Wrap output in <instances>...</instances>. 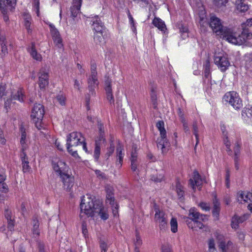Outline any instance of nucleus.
I'll return each instance as SVG.
<instances>
[{
    "instance_id": "obj_1",
    "label": "nucleus",
    "mask_w": 252,
    "mask_h": 252,
    "mask_svg": "<svg viewBox=\"0 0 252 252\" xmlns=\"http://www.w3.org/2000/svg\"><path fill=\"white\" fill-rule=\"evenodd\" d=\"M209 25L217 35H220L229 42L235 45H242L247 40L252 39V34L247 30H244L240 34L237 35L232 30L223 27L220 19L214 15L210 17Z\"/></svg>"
},
{
    "instance_id": "obj_2",
    "label": "nucleus",
    "mask_w": 252,
    "mask_h": 252,
    "mask_svg": "<svg viewBox=\"0 0 252 252\" xmlns=\"http://www.w3.org/2000/svg\"><path fill=\"white\" fill-rule=\"evenodd\" d=\"M53 167L54 171L60 176L64 189L67 191H70L73 185V177L66 173L68 167L65 163L62 160L54 161Z\"/></svg>"
},
{
    "instance_id": "obj_3",
    "label": "nucleus",
    "mask_w": 252,
    "mask_h": 252,
    "mask_svg": "<svg viewBox=\"0 0 252 252\" xmlns=\"http://www.w3.org/2000/svg\"><path fill=\"white\" fill-rule=\"evenodd\" d=\"M88 89L89 92L85 95L84 105L88 111L90 110V102L91 96H95V89L98 88L99 82L97 78V73L96 67L92 68L91 75L87 79Z\"/></svg>"
},
{
    "instance_id": "obj_4",
    "label": "nucleus",
    "mask_w": 252,
    "mask_h": 252,
    "mask_svg": "<svg viewBox=\"0 0 252 252\" xmlns=\"http://www.w3.org/2000/svg\"><path fill=\"white\" fill-rule=\"evenodd\" d=\"M100 202L99 200H94L92 198L90 194H86L81 198V201L80 203V208L81 211L84 212L89 216L94 215V211L97 202Z\"/></svg>"
},
{
    "instance_id": "obj_5",
    "label": "nucleus",
    "mask_w": 252,
    "mask_h": 252,
    "mask_svg": "<svg viewBox=\"0 0 252 252\" xmlns=\"http://www.w3.org/2000/svg\"><path fill=\"white\" fill-rule=\"evenodd\" d=\"M79 143V137L77 132H73L69 134L67 140V149L72 156L77 158Z\"/></svg>"
},
{
    "instance_id": "obj_6",
    "label": "nucleus",
    "mask_w": 252,
    "mask_h": 252,
    "mask_svg": "<svg viewBox=\"0 0 252 252\" xmlns=\"http://www.w3.org/2000/svg\"><path fill=\"white\" fill-rule=\"evenodd\" d=\"M223 100L235 109H240L242 107V101L236 92L226 93L223 97Z\"/></svg>"
},
{
    "instance_id": "obj_7",
    "label": "nucleus",
    "mask_w": 252,
    "mask_h": 252,
    "mask_svg": "<svg viewBox=\"0 0 252 252\" xmlns=\"http://www.w3.org/2000/svg\"><path fill=\"white\" fill-rule=\"evenodd\" d=\"M156 212L155 219L156 222L158 224L161 230H165L167 228V216L162 211H160L157 206L155 207Z\"/></svg>"
},
{
    "instance_id": "obj_8",
    "label": "nucleus",
    "mask_w": 252,
    "mask_h": 252,
    "mask_svg": "<svg viewBox=\"0 0 252 252\" xmlns=\"http://www.w3.org/2000/svg\"><path fill=\"white\" fill-rule=\"evenodd\" d=\"M214 63L222 71H225L230 65L227 58L221 53H215Z\"/></svg>"
},
{
    "instance_id": "obj_9",
    "label": "nucleus",
    "mask_w": 252,
    "mask_h": 252,
    "mask_svg": "<svg viewBox=\"0 0 252 252\" xmlns=\"http://www.w3.org/2000/svg\"><path fill=\"white\" fill-rule=\"evenodd\" d=\"M49 68L43 67L38 74V85L41 90H44L49 84Z\"/></svg>"
},
{
    "instance_id": "obj_10",
    "label": "nucleus",
    "mask_w": 252,
    "mask_h": 252,
    "mask_svg": "<svg viewBox=\"0 0 252 252\" xmlns=\"http://www.w3.org/2000/svg\"><path fill=\"white\" fill-rule=\"evenodd\" d=\"M44 109L41 104H35L32 111L31 117L32 119H36L38 122L42 121L44 115Z\"/></svg>"
},
{
    "instance_id": "obj_11",
    "label": "nucleus",
    "mask_w": 252,
    "mask_h": 252,
    "mask_svg": "<svg viewBox=\"0 0 252 252\" xmlns=\"http://www.w3.org/2000/svg\"><path fill=\"white\" fill-rule=\"evenodd\" d=\"M50 28V32L52 35L54 42L58 48H61L63 46V40L61 37L58 30L55 28V26L52 24L49 25Z\"/></svg>"
},
{
    "instance_id": "obj_12",
    "label": "nucleus",
    "mask_w": 252,
    "mask_h": 252,
    "mask_svg": "<svg viewBox=\"0 0 252 252\" xmlns=\"http://www.w3.org/2000/svg\"><path fill=\"white\" fill-rule=\"evenodd\" d=\"M186 218L190 219L192 221H196L198 220L205 221L206 219L205 215L200 214L197 211L195 208H192L189 210V217H184V220L186 222Z\"/></svg>"
},
{
    "instance_id": "obj_13",
    "label": "nucleus",
    "mask_w": 252,
    "mask_h": 252,
    "mask_svg": "<svg viewBox=\"0 0 252 252\" xmlns=\"http://www.w3.org/2000/svg\"><path fill=\"white\" fill-rule=\"evenodd\" d=\"M91 22H92L93 29L94 32H104L105 31V27L104 23L98 16L96 15L92 17Z\"/></svg>"
},
{
    "instance_id": "obj_14",
    "label": "nucleus",
    "mask_w": 252,
    "mask_h": 252,
    "mask_svg": "<svg viewBox=\"0 0 252 252\" xmlns=\"http://www.w3.org/2000/svg\"><path fill=\"white\" fill-rule=\"evenodd\" d=\"M111 80L107 78L105 82V90L106 94V97L110 104H114V98L112 94V90L111 88Z\"/></svg>"
},
{
    "instance_id": "obj_15",
    "label": "nucleus",
    "mask_w": 252,
    "mask_h": 252,
    "mask_svg": "<svg viewBox=\"0 0 252 252\" xmlns=\"http://www.w3.org/2000/svg\"><path fill=\"white\" fill-rule=\"evenodd\" d=\"M95 205L96 207L94 209V214L95 213L98 214L101 219L103 220H106L108 219L109 215L107 209L103 207L102 202H98Z\"/></svg>"
},
{
    "instance_id": "obj_16",
    "label": "nucleus",
    "mask_w": 252,
    "mask_h": 252,
    "mask_svg": "<svg viewBox=\"0 0 252 252\" xmlns=\"http://www.w3.org/2000/svg\"><path fill=\"white\" fill-rule=\"evenodd\" d=\"M105 191L106 203H109L110 205H115L116 202L115 201L114 188L110 185H106L105 186Z\"/></svg>"
},
{
    "instance_id": "obj_17",
    "label": "nucleus",
    "mask_w": 252,
    "mask_h": 252,
    "mask_svg": "<svg viewBox=\"0 0 252 252\" xmlns=\"http://www.w3.org/2000/svg\"><path fill=\"white\" fill-rule=\"evenodd\" d=\"M202 183V180L198 172L195 170L193 172L192 179L189 180V185L193 189H195V187H200Z\"/></svg>"
},
{
    "instance_id": "obj_18",
    "label": "nucleus",
    "mask_w": 252,
    "mask_h": 252,
    "mask_svg": "<svg viewBox=\"0 0 252 252\" xmlns=\"http://www.w3.org/2000/svg\"><path fill=\"white\" fill-rule=\"evenodd\" d=\"M201 220H198L196 221H192L190 219L186 218V223L188 227L192 229H196L198 228L199 229H202L204 225L201 222Z\"/></svg>"
},
{
    "instance_id": "obj_19",
    "label": "nucleus",
    "mask_w": 252,
    "mask_h": 252,
    "mask_svg": "<svg viewBox=\"0 0 252 252\" xmlns=\"http://www.w3.org/2000/svg\"><path fill=\"white\" fill-rule=\"evenodd\" d=\"M213 209L212 214L214 217H216V219H219V216L220 212V203L216 196L213 199Z\"/></svg>"
},
{
    "instance_id": "obj_20",
    "label": "nucleus",
    "mask_w": 252,
    "mask_h": 252,
    "mask_svg": "<svg viewBox=\"0 0 252 252\" xmlns=\"http://www.w3.org/2000/svg\"><path fill=\"white\" fill-rule=\"evenodd\" d=\"M32 233L33 237L36 238L39 235L40 230L39 229V223L36 219H34L32 222Z\"/></svg>"
},
{
    "instance_id": "obj_21",
    "label": "nucleus",
    "mask_w": 252,
    "mask_h": 252,
    "mask_svg": "<svg viewBox=\"0 0 252 252\" xmlns=\"http://www.w3.org/2000/svg\"><path fill=\"white\" fill-rule=\"evenodd\" d=\"M0 44L1 46V54L5 56L8 53L7 49V42L4 36H0Z\"/></svg>"
},
{
    "instance_id": "obj_22",
    "label": "nucleus",
    "mask_w": 252,
    "mask_h": 252,
    "mask_svg": "<svg viewBox=\"0 0 252 252\" xmlns=\"http://www.w3.org/2000/svg\"><path fill=\"white\" fill-rule=\"evenodd\" d=\"M166 137L162 138L160 136V139H158L157 147L158 149H161L162 153L164 152L165 147L169 145Z\"/></svg>"
},
{
    "instance_id": "obj_23",
    "label": "nucleus",
    "mask_w": 252,
    "mask_h": 252,
    "mask_svg": "<svg viewBox=\"0 0 252 252\" xmlns=\"http://www.w3.org/2000/svg\"><path fill=\"white\" fill-rule=\"evenodd\" d=\"M235 4L237 10L240 12H245L249 8L248 5L244 2V0H236Z\"/></svg>"
},
{
    "instance_id": "obj_24",
    "label": "nucleus",
    "mask_w": 252,
    "mask_h": 252,
    "mask_svg": "<svg viewBox=\"0 0 252 252\" xmlns=\"http://www.w3.org/2000/svg\"><path fill=\"white\" fill-rule=\"evenodd\" d=\"M11 98L13 100H17L21 102H23L25 98L24 92L22 89H19L15 94L11 95Z\"/></svg>"
},
{
    "instance_id": "obj_25",
    "label": "nucleus",
    "mask_w": 252,
    "mask_h": 252,
    "mask_svg": "<svg viewBox=\"0 0 252 252\" xmlns=\"http://www.w3.org/2000/svg\"><path fill=\"white\" fill-rule=\"evenodd\" d=\"M71 16L75 18L79 13V0H73V5L70 8Z\"/></svg>"
},
{
    "instance_id": "obj_26",
    "label": "nucleus",
    "mask_w": 252,
    "mask_h": 252,
    "mask_svg": "<svg viewBox=\"0 0 252 252\" xmlns=\"http://www.w3.org/2000/svg\"><path fill=\"white\" fill-rule=\"evenodd\" d=\"M103 32H94V41L96 44L101 45L104 42Z\"/></svg>"
},
{
    "instance_id": "obj_27",
    "label": "nucleus",
    "mask_w": 252,
    "mask_h": 252,
    "mask_svg": "<svg viewBox=\"0 0 252 252\" xmlns=\"http://www.w3.org/2000/svg\"><path fill=\"white\" fill-rule=\"evenodd\" d=\"M153 24L161 31H164L165 29H166V26L164 22L159 18H155L153 21Z\"/></svg>"
},
{
    "instance_id": "obj_28",
    "label": "nucleus",
    "mask_w": 252,
    "mask_h": 252,
    "mask_svg": "<svg viewBox=\"0 0 252 252\" xmlns=\"http://www.w3.org/2000/svg\"><path fill=\"white\" fill-rule=\"evenodd\" d=\"M100 155V146L98 140L95 142V148L94 150V157L96 161H98Z\"/></svg>"
},
{
    "instance_id": "obj_29",
    "label": "nucleus",
    "mask_w": 252,
    "mask_h": 252,
    "mask_svg": "<svg viewBox=\"0 0 252 252\" xmlns=\"http://www.w3.org/2000/svg\"><path fill=\"white\" fill-rule=\"evenodd\" d=\"M17 0H0V8L4 9L5 7L9 5L13 7L15 5Z\"/></svg>"
},
{
    "instance_id": "obj_30",
    "label": "nucleus",
    "mask_w": 252,
    "mask_h": 252,
    "mask_svg": "<svg viewBox=\"0 0 252 252\" xmlns=\"http://www.w3.org/2000/svg\"><path fill=\"white\" fill-rule=\"evenodd\" d=\"M23 18L25 22V26L29 32L31 31L30 27L31 25V21L32 20V17L29 14L25 13L23 14Z\"/></svg>"
},
{
    "instance_id": "obj_31",
    "label": "nucleus",
    "mask_w": 252,
    "mask_h": 252,
    "mask_svg": "<svg viewBox=\"0 0 252 252\" xmlns=\"http://www.w3.org/2000/svg\"><path fill=\"white\" fill-rule=\"evenodd\" d=\"M157 128L160 131V134L161 137L164 138L166 136V130L164 127V123L163 121H159L156 125Z\"/></svg>"
},
{
    "instance_id": "obj_32",
    "label": "nucleus",
    "mask_w": 252,
    "mask_h": 252,
    "mask_svg": "<svg viewBox=\"0 0 252 252\" xmlns=\"http://www.w3.org/2000/svg\"><path fill=\"white\" fill-rule=\"evenodd\" d=\"M30 53L32 57L37 60L40 61L41 59V56L39 54H38L36 50L35 49L34 45L32 43L31 49L30 50Z\"/></svg>"
},
{
    "instance_id": "obj_33",
    "label": "nucleus",
    "mask_w": 252,
    "mask_h": 252,
    "mask_svg": "<svg viewBox=\"0 0 252 252\" xmlns=\"http://www.w3.org/2000/svg\"><path fill=\"white\" fill-rule=\"evenodd\" d=\"M115 149V145L113 142L112 141L110 143V146L107 149V152L104 155V158L106 160H108L110 156L113 153Z\"/></svg>"
},
{
    "instance_id": "obj_34",
    "label": "nucleus",
    "mask_w": 252,
    "mask_h": 252,
    "mask_svg": "<svg viewBox=\"0 0 252 252\" xmlns=\"http://www.w3.org/2000/svg\"><path fill=\"white\" fill-rule=\"evenodd\" d=\"M171 230L173 233L178 231V223L176 218H172L170 221Z\"/></svg>"
},
{
    "instance_id": "obj_35",
    "label": "nucleus",
    "mask_w": 252,
    "mask_h": 252,
    "mask_svg": "<svg viewBox=\"0 0 252 252\" xmlns=\"http://www.w3.org/2000/svg\"><path fill=\"white\" fill-rule=\"evenodd\" d=\"M204 75L207 78L210 74V63L209 60H206L204 64Z\"/></svg>"
},
{
    "instance_id": "obj_36",
    "label": "nucleus",
    "mask_w": 252,
    "mask_h": 252,
    "mask_svg": "<svg viewBox=\"0 0 252 252\" xmlns=\"http://www.w3.org/2000/svg\"><path fill=\"white\" fill-rule=\"evenodd\" d=\"M228 0H214V4L218 8L225 6Z\"/></svg>"
},
{
    "instance_id": "obj_37",
    "label": "nucleus",
    "mask_w": 252,
    "mask_h": 252,
    "mask_svg": "<svg viewBox=\"0 0 252 252\" xmlns=\"http://www.w3.org/2000/svg\"><path fill=\"white\" fill-rule=\"evenodd\" d=\"M151 100L152 102V104L154 108L156 109L157 108V95L156 93L153 90L152 91V94L151 95Z\"/></svg>"
},
{
    "instance_id": "obj_38",
    "label": "nucleus",
    "mask_w": 252,
    "mask_h": 252,
    "mask_svg": "<svg viewBox=\"0 0 252 252\" xmlns=\"http://www.w3.org/2000/svg\"><path fill=\"white\" fill-rule=\"evenodd\" d=\"M192 128H193V133L194 135H195L196 139V145H197L198 142L199 135L198 133V127H197L196 122H193V124L192 125Z\"/></svg>"
},
{
    "instance_id": "obj_39",
    "label": "nucleus",
    "mask_w": 252,
    "mask_h": 252,
    "mask_svg": "<svg viewBox=\"0 0 252 252\" xmlns=\"http://www.w3.org/2000/svg\"><path fill=\"white\" fill-rule=\"evenodd\" d=\"M209 250L210 252H216L215 241L213 239H210L208 243Z\"/></svg>"
},
{
    "instance_id": "obj_40",
    "label": "nucleus",
    "mask_w": 252,
    "mask_h": 252,
    "mask_svg": "<svg viewBox=\"0 0 252 252\" xmlns=\"http://www.w3.org/2000/svg\"><path fill=\"white\" fill-rule=\"evenodd\" d=\"M13 100L10 97L9 98H7L4 102V108L6 110V112H7L9 110V109H10V106L12 103H14V102H12Z\"/></svg>"
},
{
    "instance_id": "obj_41",
    "label": "nucleus",
    "mask_w": 252,
    "mask_h": 252,
    "mask_svg": "<svg viewBox=\"0 0 252 252\" xmlns=\"http://www.w3.org/2000/svg\"><path fill=\"white\" fill-rule=\"evenodd\" d=\"M80 145H82L83 150L86 152L89 153L87 148V143L85 141L84 137L82 136V134L80 133Z\"/></svg>"
},
{
    "instance_id": "obj_42",
    "label": "nucleus",
    "mask_w": 252,
    "mask_h": 252,
    "mask_svg": "<svg viewBox=\"0 0 252 252\" xmlns=\"http://www.w3.org/2000/svg\"><path fill=\"white\" fill-rule=\"evenodd\" d=\"M180 31L182 33V37L183 38H185L187 35L188 29L183 25H181L180 27H179Z\"/></svg>"
},
{
    "instance_id": "obj_43",
    "label": "nucleus",
    "mask_w": 252,
    "mask_h": 252,
    "mask_svg": "<svg viewBox=\"0 0 252 252\" xmlns=\"http://www.w3.org/2000/svg\"><path fill=\"white\" fill-rule=\"evenodd\" d=\"M136 238L134 240L135 247L139 248L142 244V241L138 233L136 234Z\"/></svg>"
},
{
    "instance_id": "obj_44",
    "label": "nucleus",
    "mask_w": 252,
    "mask_h": 252,
    "mask_svg": "<svg viewBox=\"0 0 252 252\" xmlns=\"http://www.w3.org/2000/svg\"><path fill=\"white\" fill-rule=\"evenodd\" d=\"M21 136L20 138V143H22L23 142H28V140L27 138L26 133L25 131V129L23 128H21Z\"/></svg>"
},
{
    "instance_id": "obj_45",
    "label": "nucleus",
    "mask_w": 252,
    "mask_h": 252,
    "mask_svg": "<svg viewBox=\"0 0 252 252\" xmlns=\"http://www.w3.org/2000/svg\"><path fill=\"white\" fill-rule=\"evenodd\" d=\"M100 248L101 249V252H106L107 250V245L103 240H100L99 241Z\"/></svg>"
},
{
    "instance_id": "obj_46",
    "label": "nucleus",
    "mask_w": 252,
    "mask_h": 252,
    "mask_svg": "<svg viewBox=\"0 0 252 252\" xmlns=\"http://www.w3.org/2000/svg\"><path fill=\"white\" fill-rule=\"evenodd\" d=\"M56 100L62 105L65 104V97L63 94H59L57 96Z\"/></svg>"
},
{
    "instance_id": "obj_47",
    "label": "nucleus",
    "mask_w": 252,
    "mask_h": 252,
    "mask_svg": "<svg viewBox=\"0 0 252 252\" xmlns=\"http://www.w3.org/2000/svg\"><path fill=\"white\" fill-rule=\"evenodd\" d=\"M249 196H251V194L247 193V194H246L245 192L241 191L240 193L239 197L243 200L244 201L247 202Z\"/></svg>"
},
{
    "instance_id": "obj_48",
    "label": "nucleus",
    "mask_w": 252,
    "mask_h": 252,
    "mask_svg": "<svg viewBox=\"0 0 252 252\" xmlns=\"http://www.w3.org/2000/svg\"><path fill=\"white\" fill-rule=\"evenodd\" d=\"M123 149L119 144L117 147V157H124V153H123Z\"/></svg>"
},
{
    "instance_id": "obj_49",
    "label": "nucleus",
    "mask_w": 252,
    "mask_h": 252,
    "mask_svg": "<svg viewBox=\"0 0 252 252\" xmlns=\"http://www.w3.org/2000/svg\"><path fill=\"white\" fill-rule=\"evenodd\" d=\"M244 25H245V27L243 26V31L242 32L245 30H247L250 33H251V32L249 31L248 29L246 28V27H251L252 25V18L249 19L247 20L245 23L244 24Z\"/></svg>"
},
{
    "instance_id": "obj_50",
    "label": "nucleus",
    "mask_w": 252,
    "mask_h": 252,
    "mask_svg": "<svg viewBox=\"0 0 252 252\" xmlns=\"http://www.w3.org/2000/svg\"><path fill=\"white\" fill-rule=\"evenodd\" d=\"M128 17L129 18L130 24L132 25V30L133 32H135L136 31V28L134 26V20L129 11H128Z\"/></svg>"
},
{
    "instance_id": "obj_51",
    "label": "nucleus",
    "mask_w": 252,
    "mask_h": 252,
    "mask_svg": "<svg viewBox=\"0 0 252 252\" xmlns=\"http://www.w3.org/2000/svg\"><path fill=\"white\" fill-rule=\"evenodd\" d=\"M163 179V175L162 174H159V176H157V177H155V176L153 175L151 177L152 180L154 181L155 182H160Z\"/></svg>"
},
{
    "instance_id": "obj_52",
    "label": "nucleus",
    "mask_w": 252,
    "mask_h": 252,
    "mask_svg": "<svg viewBox=\"0 0 252 252\" xmlns=\"http://www.w3.org/2000/svg\"><path fill=\"white\" fill-rule=\"evenodd\" d=\"M20 158L22 160V164H23L27 161H29L26 152H21L20 154Z\"/></svg>"
},
{
    "instance_id": "obj_53",
    "label": "nucleus",
    "mask_w": 252,
    "mask_h": 252,
    "mask_svg": "<svg viewBox=\"0 0 252 252\" xmlns=\"http://www.w3.org/2000/svg\"><path fill=\"white\" fill-rule=\"evenodd\" d=\"M239 223L238 220H237L234 217L232 218L231 221V227L233 228L237 229L238 228Z\"/></svg>"
},
{
    "instance_id": "obj_54",
    "label": "nucleus",
    "mask_w": 252,
    "mask_h": 252,
    "mask_svg": "<svg viewBox=\"0 0 252 252\" xmlns=\"http://www.w3.org/2000/svg\"><path fill=\"white\" fill-rule=\"evenodd\" d=\"M234 217L236 219L239 223H242L247 219V216L246 215H244L241 217L235 215Z\"/></svg>"
},
{
    "instance_id": "obj_55",
    "label": "nucleus",
    "mask_w": 252,
    "mask_h": 252,
    "mask_svg": "<svg viewBox=\"0 0 252 252\" xmlns=\"http://www.w3.org/2000/svg\"><path fill=\"white\" fill-rule=\"evenodd\" d=\"M219 247L220 249L222 250V252H226L227 249L225 242H220L219 245Z\"/></svg>"
},
{
    "instance_id": "obj_56",
    "label": "nucleus",
    "mask_w": 252,
    "mask_h": 252,
    "mask_svg": "<svg viewBox=\"0 0 252 252\" xmlns=\"http://www.w3.org/2000/svg\"><path fill=\"white\" fill-rule=\"evenodd\" d=\"M5 217L7 219V220H12V213L11 211L9 210L8 209H6L5 210Z\"/></svg>"
},
{
    "instance_id": "obj_57",
    "label": "nucleus",
    "mask_w": 252,
    "mask_h": 252,
    "mask_svg": "<svg viewBox=\"0 0 252 252\" xmlns=\"http://www.w3.org/2000/svg\"><path fill=\"white\" fill-rule=\"evenodd\" d=\"M177 192L180 197L183 196L184 192L179 184L177 185Z\"/></svg>"
},
{
    "instance_id": "obj_58",
    "label": "nucleus",
    "mask_w": 252,
    "mask_h": 252,
    "mask_svg": "<svg viewBox=\"0 0 252 252\" xmlns=\"http://www.w3.org/2000/svg\"><path fill=\"white\" fill-rule=\"evenodd\" d=\"M95 173L97 175V176L100 179H106V176L105 174L101 172L100 170H96L95 171Z\"/></svg>"
},
{
    "instance_id": "obj_59",
    "label": "nucleus",
    "mask_w": 252,
    "mask_h": 252,
    "mask_svg": "<svg viewBox=\"0 0 252 252\" xmlns=\"http://www.w3.org/2000/svg\"><path fill=\"white\" fill-rule=\"evenodd\" d=\"M226 176H225L226 186L227 188H229V182H230V180H229L230 173H229V171L228 169H226Z\"/></svg>"
},
{
    "instance_id": "obj_60",
    "label": "nucleus",
    "mask_w": 252,
    "mask_h": 252,
    "mask_svg": "<svg viewBox=\"0 0 252 252\" xmlns=\"http://www.w3.org/2000/svg\"><path fill=\"white\" fill-rule=\"evenodd\" d=\"M8 186L4 182L0 184V190L3 192H6L8 191Z\"/></svg>"
},
{
    "instance_id": "obj_61",
    "label": "nucleus",
    "mask_w": 252,
    "mask_h": 252,
    "mask_svg": "<svg viewBox=\"0 0 252 252\" xmlns=\"http://www.w3.org/2000/svg\"><path fill=\"white\" fill-rule=\"evenodd\" d=\"M137 156H138V155H137V153L136 152V147H135V145H133L132 146V151L131 153L130 158H137Z\"/></svg>"
},
{
    "instance_id": "obj_62",
    "label": "nucleus",
    "mask_w": 252,
    "mask_h": 252,
    "mask_svg": "<svg viewBox=\"0 0 252 252\" xmlns=\"http://www.w3.org/2000/svg\"><path fill=\"white\" fill-rule=\"evenodd\" d=\"M112 209V212L114 216H117L118 213V205L116 202L115 203V205H111Z\"/></svg>"
},
{
    "instance_id": "obj_63",
    "label": "nucleus",
    "mask_w": 252,
    "mask_h": 252,
    "mask_svg": "<svg viewBox=\"0 0 252 252\" xmlns=\"http://www.w3.org/2000/svg\"><path fill=\"white\" fill-rule=\"evenodd\" d=\"M199 206L203 210L205 211H209L210 209V208L208 204L205 202H201L199 204Z\"/></svg>"
},
{
    "instance_id": "obj_64",
    "label": "nucleus",
    "mask_w": 252,
    "mask_h": 252,
    "mask_svg": "<svg viewBox=\"0 0 252 252\" xmlns=\"http://www.w3.org/2000/svg\"><path fill=\"white\" fill-rule=\"evenodd\" d=\"M23 166V170L24 172L29 171L30 169V166L29 165V162L27 161L23 164H22Z\"/></svg>"
}]
</instances>
